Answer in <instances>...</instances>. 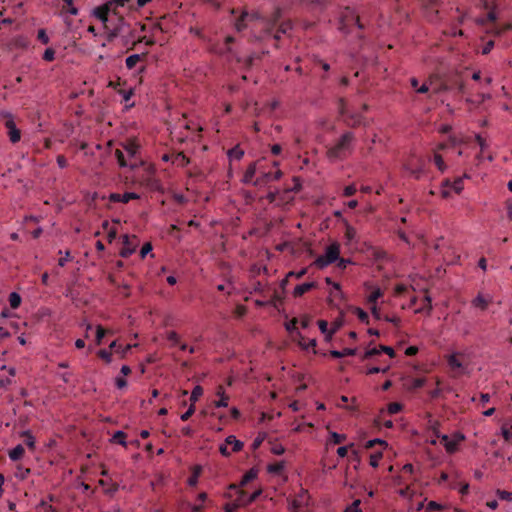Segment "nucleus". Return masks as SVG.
<instances>
[{
    "mask_svg": "<svg viewBox=\"0 0 512 512\" xmlns=\"http://www.w3.org/2000/svg\"><path fill=\"white\" fill-rule=\"evenodd\" d=\"M345 438H346V437H345V435H343V434H338V433H336V432H332V433H331V439H332V442H333L334 444H340V443H342V442L345 440Z\"/></svg>",
    "mask_w": 512,
    "mask_h": 512,
    "instance_id": "nucleus-59",
    "label": "nucleus"
},
{
    "mask_svg": "<svg viewBox=\"0 0 512 512\" xmlns=\"http://www.w3.org/2000/svg\"><path fill=\"white\" fill-rule=\"evenodd\" d=\"M259 172V168L257 167V163L256 162H253L251 163L244 175H243V178H242V182L244 184H252L253 185V182H254V178H255V175Z\"/></svg>",
    "mask_w": 512,
    "mask_h": 512,
    "instance_id": "nucleus-18",
    "label": "nucleus"
},
{
    "mask_svg": "<svg viewBox=\"0 0 512 512\" xmlns=\"http://www.w3.org/2000/svg\"><path fill=\"white\" fill-rule=\"evenodd\" d=\"M203 395V388L199 385L195 386L191 392L190 401L195 403Z\"/></svg>",
    "mask_w": 512,
    "mask_h": 512,
    "instance_id": "nucleus-38",
    "label": "nucleus"
},
{
    "mask_svg": "<svg viewBox=\"0 0 512 512\" xmlns=\"http://www.w3.org/2000/svg\"><path fill=\"white\" fill-rule=\"evenodd\" d=\"M388 369H389V366H386L385 368L374 366L367 370V374L372 375V374H377V373H386L388 371Z\"/></svg>",
    "mask_w": 512,
    "mask_h": 512,
    "instance_id": "nucleus-57",
    "label": "nucleus"
},
{
    "mask_svg": "<svg viewBox=\"0 0 512 512\" xmlns=\"http://www.w3.org/2000/svg\"><path fill=\"white\" fill-rule=\"evenodd\" d=\"M404 169L415 179L426 174V160L423 157L412 156L405 164Z\"/></svg>",
    "mask_w": 512,
    "mask_h": 512,
    "instance_id": "nucleus-4",
    "label": "nucleus"
},
{
    "mask_svg": "<svg viewBox=\"0 0 512 512\" xmlns=\"http://www.w3.org/2000/svg\"><path fill=\"white\" fill-rule=\"evenodd\" d=\"M355 24L359 29H363V24L360 22L355 12L351 8L345 7L340 13L339 29L343 33H349L350 27Z\"/></svg>",
    "mask_w": 512,
    "mask_h": 512,
    "instance_id": "nucleus-2",
    "label": "nucleus"
},
{
    "mask_svg": "<svg viewBox=\"0 0 512 512\" xmlns=\"http://www.w3.org/2000/svg\"><path fill=\"white\" fill-rule=\"evenodd\" d=\"M255 18V15H250L247 11H243L235 22V28L237 31H243L247 27V20Z\"/></svg>",
    "mask_w": 512,
    "mask_h": 512,
    "instance_id": "nucleus-20",
    "label": "nucleus"
},
{
    "mask_svg": "<svg viewBox=\"0 0 512 512\" xmlns=\"http://www.w3.org/2000/svg\"><path fill=\"white\" fill-rule=\"evenodd\" d=\"M354 139L352 132H345L333 146L328 148L326 153L328 159L333 162L345 159L352 152Z\"/></svg>",
    "mask_w": 512,
    "mask_h": 512,
    "instance_id": "nucleus-1",
    "label": "nucleus"
},
{
    "mask_svg": "<svg viewBox=\"0 0 512 512\" xmlns=\"http://www.w3.org/2000/svg\"><path fill=\"white\" fill-rule=\"evenodd\" d=\"M107 331L101 326L98 325L96 328V343L100 345L102 343V339L106 335Z\"/></svg>",
    "mask_w": 512,
    "mask_h": 512,
    "instance_id": "nucleus-44",
    "label": "nucleus"
},
{
    "mask_svg": "<svg viewBox=\"0 0 512 512\" xmlns=\"http://www.w3.org/2000/svg\"><path fill=\"white\" fill-rule=\"evenodd\" d=\"M24 453H25L24 447L21 444H19L16 447H14L12 450H10L9 458L12 461H18L23 457Z\"/></svg>",
    "mask_w": 512,
    "mask_h": 512,
    "instance_id": "nucleus-27",
    "label": "nucleus"
},
{
    "mask_svg": "<svg viewBox=\"0 0 512 512\" xmlns=\"http://www.w3.org/2000/svg\"><path fill=\"white\" fill-rule=\"evenodd\" d=\"M43 59L47 62H51L55 59V50L53 48H47L44 51Z\"/></svg>",
    "mask_w": 512,
    "mask_h": 512,
    "instance_id": "nucleus-50",
    "label": "nucleus"
},
{
    "mask_svg": "<svg viewBox=\"0 0 512 512\" xmlns=\"http://www.w3.org/2000/svg\"><path fill=\"white\" fill-rule=\"evenodd\" d=\"M344 122L347 126L357 127L363 123V116L356 113H350L348 117L344 118Z\"/></svg>",
    "mask_w": 512,
    "mask_h": 512,
    "instance_id": "nucleus-22",
    "label": "nucleus"
},
{
    "mask_svg": "<svg viewBox=\"0 0 512 512\" xmlns=\"http://www.w3.org/2000/svg\"><path fill=\"white\" fill-rule=\"evenodd\" d=\"M109 348L111 350H114L117 354H119L121 357H125L126 354L131 350L132 345L128 344L126 346H123L121 344H118L117 340H114L109 345Z\"/></svg>",
    "mask_w": 512,
    "mask_h": 512,
    "instance_id": "nucleus-21",
    "label": "nucleus"
},
{
    "mask_svg": "<svg viewBox=\"0 0 512 512\" xmlns=\"http://www.w3.org/2000/svg\"><path fill=\"white\" fill-rule=\"evenodd\" d=\"M380 353H381L380 348L379 349L378 348H372V349L367 350L363 354L362 359L366 360V359L372 358V357H374L376 355H379Z\"/></svg>",
    "mask_w": 512,
    "mask_h": 512,
    "instance_id": "nucleus-52",
    "label": "nucleus"
},
{
    "mask_svg": "<svg viewBox=\"0 0 512 512\" xmlns=\"http://www.w3.org/2000/svg\"><path fill=\"white\" fill-rule=\"evenodd\" d=\"M23 436L25 437V440H24V441H25V444H26L30 449H33V448H34V446H35V439H34V437L31 435V433L27 431V432H25V433H24V435H23Z\"/></svg>",
    "mask_w": 512,
    "mask_h": 512,
    "instance_id": "nucleus-54",
    "label": "nucleus"
},
{
    "mask_svg": "<svg viewBox=\"0 0 512 512\" xmlns=\"http://www.w3.org/2000/svg\"><path fill=\"white\" fill-rule=\"evenodd\" d=\"M63 11L68 12L71 15H77L78 9L73 6V0H63Z\"/></svg>",
    "mask_w": 512,
    "mask_h": 512,
    "instance_id": "nucleus-36",
    "label": "nucleus"
},
{
    "mask_svg": "<svg viewBox=\"0 0 512 512\" xmlns=\"http://www.w3.org/2000/svg\"><path fill=\"white\" fill-rule=\"evenodd\" d=\"M172 162L177 166L185 167L189 164L190 161L189 158L183 152H179L172 156Z\"/></svg>",
    "mask_w": 512,
    "mask_h": 512,
    "instance_id": "nucleus-26",
    "label": "nucleus"
},
{
    "mask_svg": "<svg viewBox=\"0 0 512 512\" xmlns=\"http://www.w3.org/2000/svg\"><path fill=\"white\" fill-rule=\"evenodd\" d=\"M298 336H299V345L307 350L309 348H315L316 347V339H310L309 341H306L305 337L302 336L300 333H298Z\"/></svg>",
    "mask_w": 512,
    "mask_h": 512,
    "instance_id": "nucleus-30",
    "label": "nucleus"
},
{
    "mask_svg": "<svg viewBox=\"0 0 512 512\" xmlns=\"http://www.w3.org/2000/svg\"><path fill=\"white\" fill-rule=\"evenodd\" d=\"M98 356L104 360L106 363H111L112 361V353L106 349H101L98 351Z\"/></svg>",
    "mask_w": 512,
    "mask_h": 512,
    "instance_id": "nucleus-43",
    "label": "nucleus"
},
{
    "mask_svg": "<svg viewBox=\"0 0 512 512\" xmlns=\"http://www.w3.org/2000/svg\"><path fill=\"white\" fill-rule=\"evenodd\" d=\"M339 255H340V244L337 242H334L326 248L324 255L319 256L314 261V264L318 268H324V267L336 262L339 259Z\"/></svg>",
    "mask_w": 512,
    "mask_h": 512,
    "instance_id": "nucleus-3",
    "label": "nucleus"
},
{
    "mask_svg": "<svg viewBox=\"0 0 512 512\" xmlns=\"http://www.w3.org/2000/svg\"><path fill=\"white\" fill-rule=\"evenodd\" d=\"M292 29V24L291 22L287 21V22H283L281 23L278 28H277V31H276V34L274 35V37L276 39H279L280 38V34H286L289 30Z\"/></svg>",
    "mask_w": 512,
    "mask_h": 512,
    "instance_id": "nucleus-31",
    "label": "nucleus"
},
{
    "mask_svg": "<svg viewBox=\"0 0 512 512\" xmlns=\"http://www.w3.org/2000/svg\"><path fill=\"white\" fill-rule=\"evenodd\" d=\"M464 440V435L460 433H456L453 436V439H450L448 435L443 434L441 436L440 442L445 447L446 451L450 454L454 453L458 449V445L461 441Z\"/></svg>",
    "mask_w": 512,
    "mask_h": 512,
    "instance_id": "nucleus-9",
    "label": "nucleus"
},
{
    "mask_svg": "<svg viewBox=\"0 0 512 512\" xmlns=\"http://www.w3.org/2000/svg\"><path fill=\"white\" fill-rule=\"evenodd\" d=\"M230 488L231 489H235L236 493L238 494L237 499H236V502H237L238 506L248 505L249 504V503H242V501H241V499L242 500H247V498L249 497V495L247 494L246 491L238 489L237 486L234 485V484L230 485Z\"/></svg>",
    "mask_w": 512,
    "mask_h": 512,
    "instance_id": "nucleus-29",
    "label": "nucleus"
},
{
    "mask_svg": "<svg viewBox=\"0 0 512 512\" xmlns=\"http://www.w3.org/2000/svg\"><path fill=\"white\" fill-rule=\"evenodd\" d=\"M151 251H152V245H151V243H149V242L145 243V244L142 246L141 250H140V257H141L142 259H143V258H145V257H146V255H147L148 253H150Z\"/></svg>",
    "mask_w": 512,
    "mask_h": 512,
    "instance_id": "nucleus-58",
    "label": "nucleus"
},
{
    "mask_svg": "<svg viewBox=\"0 0 512 512\" xmlns=\"http://www.w3.org/2000/svg\"><path fill=\"white\" fill-rule=\"evenodd\" d=\"M243 443L236 439L235 436L230 435L225 439V443L220 445V453L223 456H229L231 454V451L238 452L242 449Z\"/></svg>",
    "mask_w": 512,
    "mask_h": 512,
    "instance_id": "nucleus-8",
    "label": "nucleus"
},
{
    "mask_svg": "<svg viewBox=\"0 0 512 512\" xmlns=\"http://www.w3.org/2000/svg\"><path fill=\"white\" fill-rule=\"evenodd\" d=\"M194 412H195L194 404H191L190 407L188 408V410L181 415V420L187 421L193 415Z\"/></svg>",
    "mask_w": 512,
    "mask_h": 512,
    "instance_id": "nucleus-63",
    "label": "nucleus"
},
{
    "mask_svg": "<svg viewBox=\"0 0 512 512\" xmlns=\"http://www.w3.org/2000/svg\"><path fill=\"white\" fill-rule=\"evenodd\" d=\"M121 146L127 154L128 161H141L138 158L140 145L136 139H128L125 143H121Z\"/></svg>",
    "mask_w": 512,
    "mask_h": 512,
    "instance_id": "nucleus-10",
    "label": "nucleus"
},
{
    "mask_svg": "<svg viewBox=\"0 0 512 512\" xmlns=\"http://www.w3.org/2000/svg\"><path fill=\"white\" fill-rule=\"evenodd\" d=\"M496 494L501 500L512 501V492L498 489Z\"/></svg>",
    "mask_w": 512,
    "mask_h": 512,
    "instance_id": "nucleus-48",
    "label": "nucleus"
},
{
    "mask_svg": "<svg viewBox=\"0 0 512 512\" xmlns=\"http://www.w3.org/2000/svg\"><path fill=\"white\" fill-rule=\"evenodd\" d=\"M338 111H339V114L342 116V117H348V115L350 113L347 112V109H346V102L343 98L339 99V103H338Z\"/></svg>",
    "mask_w": 512,
    "mask_h": 512,
    "instance_id": "nucleus-45",
    "label": "nucleus"
},
{
    "mask_svg": "<svg viewBox=\"0 0 512 512\" xmlns=\"http://www.w3.org/2000/svg\"><path fill=\"white\" fill-rule=\"evenodd\" d=\"M448 365L457 375L465 373V366L459 359L458 354H452L447 359Z\"/></svg>",
    "mask_w": 512,
    "mask_h": 512,
    "instance_id": "nucleus-16",
    "label": "nucleus"
},
{
    "mask_svg": "<svg viewBox=\"0 0 512 512\" xmlns=\"http://www.w3.org/2000/svg\"><path fill=\"white\" fill-rule=\"evenodd\" d=\"M402 410V405L398 402H392L388 405V412L390 414H397Z\"/></svg>",
    "mask_w": 512,
    "mask_h": 512,
    "instance_id": "nucleus-51",
    "label": "nucleus"
},
{
    "mask_svg": "<svg viewBox=\"0 0 512 512\" xmlns=\"http://www.w3.org/2000/svg\"><path fill=\"white\" fill-rule=\"evenodd\" d=\"M9 304L11 306V308L13 309H17L20 304H21V297L18 293L16 292H12L10 295H9Z\"/></svg>",
    "mask_w": 512,
    "mask_h": 512,
    "instance_id": "nucleus-35",
    "label": "nucleus"
},
{
    "mask_svg": "<svg viewBox=\"0 0 512 512\" xmlns=\"http://www.w3.org/2000/svg\"><path fill=\"white\" fill-rule=\"evenodd\" d=\"M383 293L380 289H376L371 292V294L368 297V302L372 305H375L377 300L382 297Z\"/></svg>",
    "mask_w": 512,
    "mask_h": 512,
    "instance_id": "nucleus-42",
    "label": "nucleus"
},
{
    "mask_svg": "<svg viewBox=\"0 0 512 512\" xmlns=\"http://www.w3.org/2000/svg\"><path fill=\"white\" fill-rule=\"evenodd\" d=\"M359 505L360 500H355L350 506L346 508L344 512H361Z\"/></svg>",
    "mask_w": 512,
    "mask_h": 512,
    "instance_id": "nucleus-62",
    "label": "nucleus"
},
{
    "mask_svg": "<svg viewBox=\"0 0 512 512\" xmlns=\"http://www.w3.org/2000/svg\"><path fill=\"white\" fill-rule=\"evenodd\" d=\"M440 383H441L440 380L437 379L436 380L437 387L429 392L431 398L436 399L441 396L442 389L439 387Z\"/></svg>",
    "mask_w": 512,
    "mask_h": 512,
    "instance_id": "nucleus-55",
    "label": "nucleus"
},
{
    "mask_svg": "<svg viewBox=\"0 0 512 512\" xmlns=\"http://www.w3.org/2000/svg\"><path fill=\"white\" fill-rule=\"evenodd\" d=\"M315 286H316L315 282L303 283V284L297 285L294 289L293 295L295 297H301L302 295H304L306 292L310 291Z\"/></svg>",
    "mask_w": 512,
    "mask_h": 512,
    "instance_id": "nucleus-24",
    "label": "nucleus"
},
{
    "mask_svg": "<svg viewBox=\"0 0 512 512\" xmlns=\"http://www.w3.org/2000/svg\"><path fill=\"white\" fill-rule=\"evenodd\" d=\"M131 0H110L109 4L113 8V12L116 14L117 7H123L128 4Z\"/></svg>",
    "mask_w": 512,
    "mask_h": 512,
    "instance_id": "nucleus-46",
    "label": "nucleus"
},
{
    "mask_svg": "<svg viewBox=\"0 0 512 512\" xmlns=\"http://www.w3.org/2000/svg\"><path fill=\"white\" fill-rule=\"evenodd\" d=\"M383 454L381 451L375 452L370 456V465L374 468L378 467L379 461L382 459Z\"/></svg>",
    "mask_w": 512,
    "mask_h": 512,
    "instance_id": "nucleus-41",
    "label": "nucleus"
},
{
    "mask_svg": "<svg viewBox=\"0 0 512 512\" xmlns=\"http://www.w3.org/2000/svg\"><path fill=\"white\" fill-rule=\"evenodd\" d=\"M487 33L493 35V36H501V28L500 26L496 25L495 23L492 25V27L487 29Z\"/></svg>",
    "mask_w": 512,
    "mask_h": 512,
    "instance_id": "nucleus-60",
    "label": "nucleus"
},
{
    "mask_svg": "<svg viewBox=\"0 0 512 512\" xmlns=\"http://www.w3.org/2000/svg\"><path fill=\"white\" fill-rule=\"evenodd\" d=\"M145 55H146V53H143L142 55L133 54V55L128 56L125 60L126 67L128 69H133L137 65V63L142 59V57H144Z\"/></svg>",
    "mask_w": 512,
    "mask_h": 512,
    "instance_id": "nucleus-28",
    "label": "nucleus"
},
{
    "mask_svg": "<svg viewBox=\"0 0 512 512\" xmlns=\"http://www.w3.org/2000/svg\"><path fill=\"white\" fill-rule=\"evenodd\" d=\"M356 229L349 224H346L345 239L347 242H352L356 237Z\"/></svg>",
    "mask_w": 512,
    "mask_h": 512,
    "instance_id": "nucleus-37",
    "label": "nucleus"
},
{
    "mask_svg": "<svg viewBox=\"0 0 512 512\" xmlns=\"http://www.w3.org/2000/svg\"><path fill=\"white\" fill-rule=\"evenodd\" d=\"M258 174L259 175L255 178V180L253 182V186L263 187V186L268 185L272 181L279 180L282 176V171L278 169L275 172H270V171L266 172V171H261L259 169Z\"/></svg>",
    "mask_w": 512,
    "mask_h": 512,
    "instance_id": "nucleus-7",
    "label": "nucleus"
},
{
    "mask_svg": "<svg viewBox=\"0 0 512 512\" xmlns=\"http://www.w3.org/2000/svg\"><path fill=\"white\" fill-rule=\"evenodd\" d=\"M122 244L123 247L120 250V256L123 258H127L135 252L136 247L138 245V240L136 236L130 237L128 235H124Z\"/></svg>",
    "mask_w": 512,
    "mask_h": 512,
    "instance_id": "nucleus-11",
    "label": "nucleus"
},
{
    "mask_svg": "<svg viewBox=\"0 0 512 512\" xmlns=\"http://www.w3.org/2000/svg\"><path fill=\"white\" fill-rule=\"evenodd\" d=\"M261 493H262V490L259 489L255 492H253L252 494H250L249 497L247 498V500L241 499V501H242V503H252L260 496Z\"/></svg>",
    "mask_w": 512,
    "mask_h": 512,
    "instance_id": "nucleus-61",
    "label": "nucleus"
},
{
    "mask_svg": "<svg viewBox=\"0 0 512 512\" xmlns=\"http://www.w3.org/2000/svg\"><path fill=\"white\" fill-rule=\"evenodd\" d=\"M425 383H426L425 378H415L412 382V387L414 389H420L425 385Z\"/></svg>",
    "mask_w": 512,
    "mask_h": 512,
    "instance_id": "nucleus-64",
    "label": "nucleus"
},
{
    "mask_svg": "<svg viewBox=\"0 0 512 512\" xmlns=\"http://www.w3.org/2000/svg\"><path fill=\"white\" fill-rule=\"evenodd\" d=\"M433 160H434V163H435V165L437 166V168H438L441 172H444V171H445V169H446V164H445V162H444V160H443L442 156H441L440 154H438V153H435V154H434V158H433Z\"/></svg>",
    "mask_w": 512,
    "mask_h": 512,
    "instance_id": "nucleus-39",
    "label": "nucleus"
},
{
    "mask_svg": "<svg viewBox=\"0 0 512 512\" xmlns=\"http://www.w3.org/2000/svg\"><path fill=\"white\" fill-rule=\"evenodd\" d=\"M425 509L427 512L441 511L444 509V506L437 503L436 501H429Z\"/></svg>",
    "mask_w": 512,
    "mask_h": 512,
    "instance_id": "nucleus-40",
    "label": "nucleus"
},
{
    "mask_svg": "<svg viewBox=\"0 0 512 512\" xmlns=\"http://www.w3.org/2000/svg\"><path fill=\"white\" fill-rule=\"evenodd\" d=\"M112 441L114 443H117V444H120L124 447L127 446V442H126V434L123 432V431H117L114 433L113 437H112Z\"/></svg>",
    "mask_w": 512,
    "mask_h": 512,
    "instance_id": "nucleus-32",
    "label": "nucleus"
},
{
    "mask_svg": "<svg viewBox=\"0 0 512 512\" xmlns=\"http://www.w3.org/2000/svg\"><path fill=\"white\" fill-rule=\"evenodd\" d=\"M167 340L170 341L173 346L180 344V338L175 331L167 333Z\"/></svg>",
    "mask_w": 512,
    "mask_h": 512,
    "instance_id": "nucleus-47",
    "label": "nucleus"
},
{
    "mask_svg": "<svg viewBox=\"0 0 512 512\" xmlns=\"http://www.w3.org/2000/svg\"><path fill=\"white\" fill-rule=\"evenodd\" d=\"M37 39L43 43L48 44L49 43V37L45 31V29H39L37 33Z\"/></svg>",
    "mask_w": 512,
    "mask_h": 512,
    "instance_id": "nucleus-53",
    "label": "nucleus"
},
{
    "mask_svg": "<svg viewBox=\"0 0 512 512\" xmlns=\"http://www.w3.org/2000/svg\"><path fill=\"white\" fill-rule=\"evenodd\" d=\"M439 3L440 0H424V15L429 22L436 23L441 19L438 9Z\"/></svg>",
    "mask_w": 512,
    "mask_h": 512,
    "instance_id": "nucleus-6",
    "label": "nucleus"
},
{
    "mask_svg": "<svg viewBox=\"0 0 512 512\" xmlns=\"http://www.w3.org/2000/svg\"><path fill=\"white\" fill-rule=\"evenodd\" d=\"M280 18H281V9L277 8V9H275V11L273 12V14L271 16V26L272 27L276 26L278 24Z\"/></svg>",
    "mask_w": 512,
    "mask_h": 512,
    "instance_id": "nucleus-56",
    "label": "nucleus"
},
{
    "mask_svg": "<svg viewBox=\"0 0 512 512\" xmlns=\"http://www.w3.org/2000/svg\"><path fill=\"white\" fill-rule=\"evenodd\" d=\"M115 156L117 158L120 167H129L131 170H135L143 165V161H128L126 159L124 151L121 149L115 150Z\"/></svg>",
    "mask_w": 512,
    "mask_h": 512,
    "instance_id": "nucleus-13",
    "label": "nucleus"
},
{
    "mask_svg": "<svg viewBox=\"0 0 512 512\" xmlns=\"http://www.w3.org/2000/svg\"><path fill=\"white\" fill-rule=\"evenodd\" d=\"M5 127L7 129L9 140L12 143H17L21 139V131L16 127V124L13 119H8L5 121Z\"/></svg>",
    "mask_w": 512,
    "mask_h": 512,
    "instance_id": "nucleus-14",
    "label": "nucleus"
},
{
    "mask_svg": "<svg viewBox=\"0 0 512 512\" xmlns=\"http://www.w3.org/2000/svg\"><path fill=\"white\" fill-rule=\"evenodd\" d=\"M481 6L488 12L486 17L477 18L476 23L481 26H485L488 22L494 24L498 19L496 13V3L490 0H481Z\"/></svg>",
    "mask_w": 512,
    "mask_h": 512,
    "instance_id": "nucleus-5",
    "label": "nucleus"
},
{
    "mask_svg": "<svg viewBox=\"0 0 512 512\" xmlns=\"http://www.w3.org/2000/svg\"><path fill=\"white\" fill-rule=\"evenodd\" d=\"M357 349L355 348H344L342 351L331 350L329 352L330 356L333 358H342L345 356H354L356 355Z\"/></svg>",
    "mask_w": 512,
    "mask_h": 512,
    "instance_id": "nucleus-25",
    "label": "nucleus"
},
{
    "mask_svg": "<svg viewBox=\"0 0 512 512\" xmlns=\"http://www.w3.org/2000/svg\"><path fill=\"white\" fill-rule=\"evenodd\" d=\"M140 196L137 193L134 192H126L124 194L119 193H111L109 195V201L110 202H121V203H128L130 200L139 199Z\"/></svg>",
    "mask_w": 512,
    "mask_h": 512,
    "instance_id": "nucleus-15",
    "label": "nucleus"
},
{
    "mask_svg": "<svg viewBox=\"0 0 512 512\" xmlns=\"http://www.w3.org/2000/svg\"><path fill=\"white\" fill-rule=\"evenodd\" d=\"M113 11V8L107 2L104 5L98 6L93 10V15L99 19L101 22L106 23L108 20V14Z\"/></svg>",
    "mask_w": 512,
    "mask_h": 512,
    "instance_id": "nucleus-17",
    "label": "nucleus"
},
{
    "mask_svg": "<svg viewBox=\"0 0 512 512\" xmlns=\"http://www.w3.org/2000/svg\"><path fill=\"white\" fill-rule=\"evenodd\" d=\"M355 313L361 322H365V323L369 322V316H368L367 312H365L361 308H356Z\"/></svg>",
    "mask_w": 512,
    "mask_h": 512,
    "instance_id": "nucleus-49",
    "label": "nucleus"
},
{
    "mask_svg": "<svg viewBox=\"0 0 512 512\" xmlns=\"http://www.w3.org/2000/svg\"><path fill=\"white\" fill-rule=\"evenodd\" d=\"M448 188H451L456 193H460L463 190V178L458 177L453 182L449 179L444 180L441 192L444 198H447L450 195V190Z\"/></svg>",
    "mask_w": 512,
    "mask_h": 512,
    "instance_id": "nucleus-12",
    "label": "nucleus"
},
{
    "mask_svg": "<svg viewBox=\"0 0 512 512\" xmlns=\"http://www.w3.org/2000/svg\"><path fill=\"white\" fill-rule=\"evenodd\" d=\"M243 155L244 151L239 146H235L228 151V157L230 159L240 160Z\"/></svg>",
    "mask_w": 512,
    "mask_h": 512,
    "instance_id": "nucleus-34",
    "label": "nucleus"
},
{
    "mask_svg": "<svg viewBox=\"0 0 512 512\" xmlns=\"http://www.w3.org/2000/svg\"><path fill=\"white\" fill-rule=\"evenodd\" d=\"M427 417H428V428H429V430L433 433V435L436 438L441 439V436L443 434H440V431H439L440 422L438 420L433 419L431 414H428Z\"/></svg>",
    "mask_w": 512,
    "mask_h": 512,
    "instance_id": "nucleus-23",
    "label": "nucleus"
},
{
    "mask_svg": "<svg viewBox=\"0 0 512 512\" xmlns=\"http://www.w3.org/2000/svg\"><path fill=\"white\" fill-rule=\"evenodd\" d=\"M257 477V470L252 468L249 471H247L241 481V485L244 486L248 484L249 482L253 481Z\"/></svg>",
    "mask_w": 512,
    "mask_h": 512,
    "instance_id": "nucleus-33",
    "label": "nucleus"
},
{
    "mask_svg": "<svg viewBox=\"0 0 512 512\" xmlns=\"http://www.w3.org/2000/svg\"><path fill=\"white\" fill-rule=\"evenodd\" d=\"M492 298L491 297H484L481 293H479L473 300L472 305L476 308H479L481 310H486L491 303Z\"/></svg>",
    "mask_w": 512,
    "mask_h": 512,
    "instance_id": "nucleus-19",
    "label": "nucleus"
}]
</instances>
